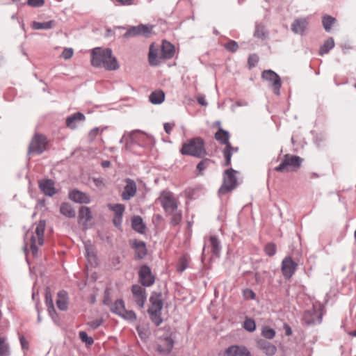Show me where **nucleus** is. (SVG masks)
Masks as SVG:
<instances>
[{
  "label": "nucleus",
  "mask_w": 356,
  "mask_h": 356,
  "mask_svg": "<svg viewBox=\"0 0 356 356\" xmlns=\"http://www.w3.org/2000/svg\"><path fill=\"white\" fill-rule=\"evenodd\" d=\"M19 339L22 349L24 351L28 350H29V342L26 340V339L25 338V337L23 335H19Z\"/></svg>",
  "instance_id": "603ef678"
},
{
  "label": "nucleus",
  "mask_w": 356,
  "mask_h": 356,
  "mask_svg": "<svg viewBox=\"0 0 356 356\" xmlns=\"http://www.w3.org/2000/svg\"><path fill=\"white\" fill-rule=\"evenodd\" d=\"M39 188L47 196L52 197L56 193L54 181L50 179H42L39 181Z\"/></svg>",
  "instance_id": "6ab92c4d"
},
{
  "label": "nucleus",
  "mask_w": 356,
  "mask_h": 356,
  "mask_svg": "<svg viewBox=\"0 0 356 356\" xmlns=\"http://www.w3.org/2000/svg\"><path fill=\"white\" fill-rule=\"evenodd\" d=\"M209 241L211 246V251L216 257H220L221 251L220 242L216 236H210Z\"/></svg>",
  "instance_id": "2f4dec72"
},
{
  "label": "nucleus",
  "mask_w": 356,
  "mask_h": 356,
  "mask_svg": "<svg viewBox=\"0 0 356 356\" xmlns=\"http://www.w3.org/2000/svg\"><path fill=\"white\" fill-rule=\"evenodd\" d=\"M298 264L291 257H286L282 261L281 270L286 279L291 278L296 272Z\"/></svg>",
  "instance_id": "ddd939ff"
},
{
  "label": "nucleus",
  "mask_w": 356,
  "mask_h": 356,
  "mask_svg": "<svg viewBox=\"0 0 356 356\" xmlns=\"http://www.w3.org/2000/svg\"><path fill=\"white\" fill-rule=\"evenodd\" d=\"M254 36L259 39L264 40L267 38L268 33L265 31V28L264 26L257 24L255 26Z\"/></svg>",
  "instance_id": "a19ab883"
},
{
  "label": "nucleus",
  "mask_w": 356,
  "mask_h": 356,
  "mask_svg": "<svg viewBox=\"0 0 356 356\" xmlns=\"http://www.w3.org/2000/svg\"><path fill=\"white\" fill-rule=\"evenodd\" d=\"M67 293L65 291H60L58 293V300H56V305L60 310H67Z\"/></svg>",
  "instance_id": "bb28decb"
},
{
  "label": "nucleus",
  "mask_w": 356,
  "mask_h": 356,
  "mask_svg": "<svg viewBox=\"0 0 356 356\" xmlns=\"http://www.w3.org/2000/svg\"><path fill=\"white\" fill-rule=\"evenodd\" d=\"M60 212L67 218H72L76 216V211L68 202H63L60 207Z\"/></svg>",
  "instance_id": "cd10ccee"
},
{
  "label": "nucleus",
  "mask_w": 356,
  "mask_h": 356,
  "mask_svg": "<svg viewBox=\"0 0 356 356\" xmlns=\"http://www.w3.org/2000/svg\"><path fill=\"white\" fill-rule=\"evenodd\" d=\"M224 47L227 51L231 52H235L238 48V43L234 40H230L229 42L226 43Z\"/></svg>",
  "instance_id": "8fccbe9b"
},
{
  "label": "nucleus",
  "mask_w": 356,
  "mask_h": 356,
  "mask_svg": "<svg viewBox=\"0 0 356 356\" xmlns=\"http://www.w3.org/2000/svg\"><path fill=\"white\" fill-rule=\"evenodd\" d=\"M165 99V93L161 90L152 92L149 96V102L153 104H160Z\"/></svg>",
  "instance_id": "c85d7f7f"
},
{
  "label": "nucleus",
  "mask_w": 356,
  "mask_h": 356,
  "mask_svg": "<svg viewBox=\"0 0 356 356\" xmlns=\"http://www.w3.org/2000/svg\"><path fill=\"white\" fill-rule=\"evenodd\" d=\"M150 306L147 312L151 321L155 325L159 326L163 322L161 310L163 306V295L161 292H153L149 298Z\"/></svg>",
  "instance_id": "7ed1b4c3"
},
{
  "label": "nucleus",
  "mask_w": 356,
  "mask_h": 356,
  "mask_svg": "<svg viewBox=\"0 0 356 356\" xmlns=\"http://www.w3.org/2000/svg\"><path fill=\"white\" fill-rule=\"evenodd\" d=\"M213 163L214 161L210 159H204L202 160L197 165V170L198 171V175H202L204 170Z\"/></svg>",
  "instance_id": "4c0bfd02"
},
{
  "label": "nucleus",
  "mask_w": 356,
  "mask_h": 356,
  "mask_svg": "<svg viewBox=\"0 0 356 356\" xmlns=\"http://www.w3.org/2000/svg\"><path fill=\"white\" fill-rule=\"evenodd\" d=\"M134 248L136 250V258L137 259H142L147 254L146 246L144 242L137 241L134 243Z\"/></svg>",
  "instance_id": "72a5a7b5"
},
{
  "label": "nucleus",
  "mask_w": 356,
  "mask_h": 356,
  "mask_svg": "<svg viewBox=\"0 0 356 356\" xmlns=\"http://www.w3.org/2000/svg\"><path fill=\"white\" fill-rule=\"evenodd\" d=\"M86 256L88 258H95V254L92 251V247L90 244L85 243Z\"/></svg>",
  "instance_id": "4d7b16f0"
},
{
  "label": "nucleus",
  "mask_w": 356,
  "mask_h": 356,
  "mask_svg": "<svg viewBox=\"0 0 356 356\" xmlns=\"http://www.w3.org/2000/svg\"><path fill=\"white\" fill-rule=\"evenodd\" d=\"M243 296L245 299L253 300L255 298V293L251 289H246L243 291Z\"/></svg>",
  "instance_id": "13d9d810"
},
{
  "label": "nucleus",
  "mask_w": 356,
  "mask_h": 356,
  "mask_svg": "<svg viewBox=\"0 0 356 356\" xmlns=\"http://www.w3.org/2000/svg\"><path fill=\"white\" fill-rule=\"evenodd\" d=\"M125 309L124 303V301L121 299L117 300L112 308L111 310L113 312L115 313L116 314L121 316Z\"/></svg>",
  "instance_id": "ea45409f"
},
{
  "label": "nucleus",
  "mask_w": 356,
  "mask_h": 356,
  "mask_svg": "<svg viewBox=\"0 0 356 356\" xmlns=\"http://www.w3.org/2000/svg\"><path fill=\"white\" fill-rule=\"evenodd\" d=\"M46 226V221L40 220L37 224L34 232H27L25 238V247L29 245L33 257L38 256V248L44 244V232Z\"/></svg>",
  "instance_id": "f03ea898"
},
{
  "label": "nucleus",
  "mask_w": 356,
  "mask_h": 356,
  "mask_svg": "<svg viewBox=\"0 0 356 356\" xmlns=\"http://www.w3.org/2000/svg\"><path fill=\"white\" fill-rule=\"evenodd\" d=\"M101 323L102 322L100 321H91V322L88 323V325L92 329H96L101 325Z\"/></svg>",
  "instance_id": "69168bd1"
},
{
  "label": "nucleus",
  "mask_w": 356,
  "mask_h": 356,
  "mask_svg": "<svg viewBox=\"0 0 356 356\" xmlns=\"http://www.w3.org/2000/svg\"><path fill=\"white\" fill-rule=\"evenodd\" d=\"M47 137L43 134L35 133L31 140L27 153L29 155L41 154L47 149Z\"/></svg>",
  "instance_id": "6e6552de"
},
{
  "label": "nucleus",
  "mask_w": 356,
  "mask_h": 356,
  "mask_svg": "<svg viewBox=\"0 0 356 356\" xmlns=\"http://www.w3.org/2000/svg\"><path fill=\"white\" fill-rule=\"evenodd\" d=\"M197 102L202 106H206L208 104L205 99V97L203 95H199L197 98Z\"/></svg>",
  "instance_id": "0e129e2a"
},
{
  "label": "nucleus",
  "mask_w": 356,
  "mask_h": 356,
  "mask_svg": "<svg viewBox=\"0 0 356 356\" xmlns=\"http://www.w3.org/2000/svg\"><path fill=\"white\" fill-rule=\"evenodd\" d=\"M139 280L143 286L149 287L152 286L155 281V277L152 274L150 268L146 265L140 267L138 271Z\"/></svg>",
  "instance_id": "9b49d317"
},
{
  "label": "nucleus",
  "mask_w": 356,
  "mask_h": 356,
  "mask_svg": "<svg viewBox=\"0 0 356 356\" xmlns=\"http://www.w3.org/2000/svg\"><path fill=\"white\" fill-rule=\"evenodd\" d=\"M261 334L266 339H272L275 336V331L273 328H270L268 326H265L262 328Z\"/></svg>",
  "instance_id": "c03bdc74"
},
{
  "label": "nucleus",
  "mask_w": 356,
  "mask_h": 356,
  "mask_svg": "<svg viewBox=\"0 0 356 356\" xmlns=\"http://www.w3.org/2000/svg\"><path fill=\"white\" fill-rule=\"evenodd\" d=\"M90 56V63L93 67H102L108 71L117 70L120 67L117 58L113 56L112 50L109 48H94Z\"/></svg>",
  "instance_id": "f257e3e1"
},
{
  "label": "nucleus",
  "mask_w": 356,
  "mask_h": 356,
  "mask_svg": "<svg viewBox=\"0 0 356 356\" xmlns=\"http://www.w3.org/2000/svg\"><path fill=\"white\" fill-rule=\"evenodd\" d=\"M118 3L123 6H129L132 4L133 0H116Z\"/></svg>",
  "instance_id": "774afa93"
},
{
  "label": "nucleus",
  "mask_w": 356,
  "mask_h": 356,
  "mask_svg": "<svg viewBox=\"0 0 356 356\" xmlns=\"http://www.w3.org/2000/svg\"><path fill=\"white\" fill-rule=\"evenodd\" d=\"M27 4L31 7H40L44 4V0H27Z\"/></svg>",
  "instance_id": "864d4df0"
},
{
  "label": "nucleus",
  "mask_w": 356,
  "mask_h": 356,
  "mask_svg": "<svg viewBox=\"0 0 356 356\" xmlns=\"http://www.w3.org/2000/svg\"><path fill=\"white\" fill-rule=\"evenodd\" d=\"M259 61V58L256 54H251L248 57V64L250 67H254Z\"/></svg>",
  "instance_id": "6e6d98bb"
},
{
  "label": "nucleus",
  "mask_w": 356,
  "mask_h": 356,
  "mask_svg": "<svg viewBox=\"0 0 356 356\" xmlns=\"http://www.w3.org/2000/svg\"><path fill=\"white\" fill-rule=\"evenodd\" d=\"M56 26V22L54 20H50L48 22H33L31 24V28L34 30H40V29H53Z\"/></svg>",
  "instance_id": "7c9ffc66"
},
{
  "label": "nucleus",
  "mask_w": 356,
  "mask_h": 356,
  "mask_svg": "<svg viewBox=\"0 0 356 356\" xmlns=\"http://www.w3.org/2000/svg\"><path fill=\"white\" fill-rule=\"evenodd\" d=\"M309 21L307 18L296 19L291 24V31L298 35H303L307 29Z\"/></svg>",
  "instance_id": "4be33fe9"
},
{
  "label": "nucleus",
  "mask_w": 356,
  "mask_h": 356,
  "mask_svg": "<svg viewBox=\"0 0 356 356\" xmlns=\"http://www.w3.org/2000/svg\"><path fill=\"white\" fill-rule=\"evenodd\" d=\"M243 328L248 332H252L256 330V324L254 320L246 318L243 323Z\"/></svg>",
  "instance_id": "37998d69"
},
{
  "label": "nucleus",
  "mask_w": 356,
  "mask_h": 356,
  "mask_svg": "<svg viewBox=\"0 0 356 356\" xmlns=\"http://www.w3.org/2000/svg\"><path fill=\"white\" fill-rule=\"evenodd\" d=\"M137 331L141 339L146 340L149 338L150 332L147 327L144 326H138L137 327Z\"/></svg>",
  "instance_id": "a18cd8bd"
},
{
  "label": "nucleus",
  "mask_w": 356,
  "mask_h": 356,
  "mask_svg": "<svg viewBox=\"0 0 356 356\" xmlns=\"http://www.w3.org/2000/svg\"><path fill=\"white\" fill-rule=\"evenodd\" d=\"M74 51L72 48H65L62 52V57L65 59H70L73 56Z\"/></svg>",
  "instance_id": "5fc2aeb1"
},
{
  "label": "nucleus",
  "mask_w": 356,
  "mask_h": 356,
  "mask_svg": "<svg viewBox=\"0 0 356 356\" xmlns=\"http://www.w3.org/2000/svg\"><path fill=\"white\" fill-rule=\"evenodd\" d=\"M68 197L72 202L79 204H89L91 201L90 197L88 194L78 189H74L70 191Z\"/></svg>",
  "instance_id": "f3484780"
},
{
  "label": "nucleus",
  "mask_w": 356,
  "mask_h": 356,
  "mask_svg": "<svg viewBox=\"0 0 356 356\" xmlns=\"http://www.w3.org/2000/svg\"><path fill=\"white\" fill-rule=\"evenodd\" d=\"M336 19L330 15H324L322 18L323 28L327 32L331 31L332 26L336 22Z\"/></svg>",
  "instance_id": "e433bc0d"
},
{
  "label": "nucleus",
  "mask_w": 356,
  "mask_h": 356,
  "mask_svg": "<svg viewBox=\"0 0 356 356\" xmlns=\"http://www.w3.org/2000/svg\"><path fill=\"white\" fill-rule=\"evenodd\" d=\"M124 182L126 185L124 187L121 197L123 200L127 201L135 196L137 192V186L134 180L130 178L125 179Z\"/></svg>",
  "instance_id": "2eb2a0df"
},
{
  "label": "nucleus",
  "mask_w": 356,
  "mask_h": 356,
  "mask_svg": "<svg viewBox=\"0 0 356 356\" xmlns=\"http://www.w3.org/2000/svg\"><path fill=\"white\" fill-rule=\"evenodd\" d=\"M90 209L88 207H81L79 212V218L85 222H89L92 219Z\"/></svg>",
  "instance_id": "f704fd0d"
},
{
  "label": "nucleus",
  "mask_w": 356,
  "mask_h": 356,
  "mask_svg": "<svg viewBox=\"0 0 356 356\" xmlns=\"http://www.w3.org/2000/svg\"><path fill=\"white\" fill-rule=\"evenodd\" d=\"M158 50L154 48L153 44L150 45L148 55L149 63L152 66H156L160 63V56H158Z\"/></svg>",
  "instance_id": "473e14b6"
},
{
  "label": "nucleus",
  "mask_w": 356,
  "mask_h": 356,
  "mask_svg": "<svg viewBox=\"0 0 356 356\" xmlns=\"http://www.w3.org/2000/svg\"><path fill=\"white\" fill-rule=\"evenodd\" d=\"M92 181L95 184V185L98 188H102L105 186L104 180L103 178L98 177V178H93Z\"/></svg>",
  "instance_id": "bf43d9fd"
},
{
  "label": "nucleus",
  "mask_w": 356,
  "mask_h": 356,
  "mask_svg": "<svg viewBox=\"0 0 356 356\" xmlns=\"http://www.w3.org/2000/svg\"><path fill=\"white\" fill-rule=\"evenodd\" d=\"M99 134V129L98 127H95L89 132L88 136L91 140H93Z\"/></svg>",
  "instance_id": "052dcab7"
},
{
  "label": "nucleus",
  "mask_w": 356,
  "mask_h": 356,
  "mask_svg": "<svg viewBox=\"0 0 356 356\" xmlns=\"http://www.w3.org/2000/svg\"><path fill=\"white\" fill-rule=\"evenodd\" d=\"M180 152L183 155H189L197 158L204 157L207 154L204 142L200 137L188 140L183 144Z\"/></svg>",
  "instance_id": "20e7f679"
},
{
  "label": "nucleus",
  "mask_w": 356,
  "mask_h": 356,
  "mask_svg": "<svg viewBox=\"0 0 356 356\" xmlns=\"http://www.w3.org/2000/svg\"><path fill=\"white\" fill-rule=\"evenodd\" d=\"M120 316L130 321H134L136 319V315L135 312L132 310H126V309L124 310L122 314Z\"/></svg>",
  "instance_id": "de8ad7c7"
},
{
  "label": "nucleus",
  "mask_w": 356,
  "mask_h": 356,
  "mask_svg": "<svg viewBox=\"0 0 356 356\" xmlns=\"http://www.w3.org/2000/svg\"><path fill=\"white\" fill-rule=\"evenodd\" d=\"M157 200L160 202L165 212L173 209H177L179 202L175 197L174 194L170 191H163L160 193Z\"/></svg>",
  "instance_id": "1a4fd4ad"
},
{
  "label": "nucleus",
  "mask_w": 356,
  "mask_h": 356,
  "mask_svg": "<svg viewBox=\"0 0 356 356\" xmlns=\"http://www.w3.org/2000/svg\"><path fill=\"white\" fill-rule=\"evenodd\" d=\"M175 124H171V123H165L164 124V130L168 134H170L172 129H173Z\"/></svg>",
  "instance_id": "e2e57ef3"
},
{
  "label": "nucleus",
  "mask_w": 356,
  "mask_h": 356,
  "mask_svg": "<svg viewBox=\"0 0 356 356\" xmlns=\"http://www.w3.org/2000/svg\"><path fill=\"white\" fill-rule=\"evenodd\" d=\"M175 54V47L169 42L164 40L162 43L160 58L170 59Z\"/></svg>",
  "instance_id": "393cba45"
},
{
  "label": "nucleus",
  "mask_w": 356,
  "mask_h": 356,
  "mask_svg": "<svg viewBox=\"0 0 356 356\" xmlns=\"http://www.w3.org/2000/svg\"><path fill=\"white\" fill-rule=\"evenodd\" d=\"M187 268V261L184 257H181L177 264V271L182 273Z\"/></svg>",
  "instance_id": "3c124183"
},
{
  "label": "nucleus",
  "mask_w": 356,
  "mask_h": 356,
  "mask_svg": "<svg viewBox=\"0 0 356 356\" xmlns=\"http://www.w3.org/2000/svg\"><path fill=\"white\" fill-rule=\"evenodd\" d=\"M108 208L114 212V216H123L125 207L122 204H108Z\"/></svg>",
  "instance_id": "79ce46f5"
},
{
  "label": "nucleus",
  "mask_w": 356,
  "mask_h": 356,
  "mask_svg": "<svg viewBox=\"0 0 356 356\" xmlns=\"http://www.w3.org/2000/svg\"><path fill=\"white\" fill-rule=\"evenodd\" d=\"M302 159L298 156L286 154L283 156L280 164L275 168L279 172L296 171L301 166Z\"/></svg>",
  "instance_id": "39448f33"
},
{
  "label": "nucleus",
  "mask_w": 356,
  "mask_h": 356,
  "mask_svg": "<svg viewBox=\"0 0 356 356\" xmlns=\"http://www.w3.org/2000/svg\"><path fill=\"white\" fill-rule=\"evenodd\" d=\"M215 138L220 143L225 145V147L223 150V155L225 157V166H229L231 165V158L233 154L234 147L231 145L229 139V134L227 131L222 129L219 130L215 134Z\"/></svg>",
  "instance_id": "0eeeda50"
},
{
  "label": "nucleus",
  "mask_w": 356,
  "mask_h": 356,
  "mask_svg": "<svg viewBox=\"0 0 356 356\" xmlns=\"http://www.w3.org/2000/svg\"><path fill=\"white\" fill-rule=\"evenodd\" d=\"M302 321L307 325L321 323L322 321V314L314 309L305 311L303 314Z\"/></svg>",
  "instance_id": "dca6fc26"
},
{
  "label": "nucleus",
  "mask_w": 356,
  "mask_h": 356,
  "mask_svg": "<svg viewBox=\"0 0 356 356\" xmlns=\"http://www.w3.org/2000/svg\"><path fill=\"white\" fill-rule=\"evenodd\" d=\"M236 173L237 171L233 168H229L225 170L222 184L218 191L220 196L232 191L237 187L238 181L236 176Z\"/></svg>",
  "instance_id": "423d86ee"
},
{
  "label": "nucleus",
  "mask_w": 356,
  "mask_h": 356,
  "mask_svg": "<svg viewBox=\"0 0 356 356\" xmlns=\"http://www.w3.org/2000/svg\"><path fill=\"white\" fill-rule=\"evenodd\" d=\"M80 339L86 343L87 345H92L94 342L93 339L90 337H88L87 333L85 331H81L79 334Z\"/></svg>",
  "instance_id": "09e8293b"
},
{
  "label": "nucleus",
  "mask_w": 356,
  "mask_h": 356,
  "mask_svg": "<svg viewBox=\"0 0 356 356\" xmlns=\"http://www.w3.org/2000/svg\"><path fill=\"white\" fill-rule=\"evenodd\" d=\"M284 328L286 336H291L292 334V330L288 324L285 323L284 325Z\"/></svg>",
  "instance_id": "338daca9"
},
{
  "label": "nucleus",
  "mask_w": 356,
  "mask_h": 356,
  "mask_svg": "<svg viewBox=\"0 0 356 356\" xmlns=\"http://www.w3.org/2000/svg\"><path fill=\"white\" fill-rule=\"evenodd\" d=\"M86 120L85 115L80 112L75 113L66 118V126L71 129H74L77 127V124L83 122Z\"/></svg>",
  "instance_id": "5701e85b"
},
{
  "label": "nucleus",
  "mask_w": 356,
  "mask_h": 356,
  "mask_svg": "<svg viewBox=\"0 0 356 356\" xmlns=\"http://www.w3.org/2000/svg\"><path fill=\"white\" fill-rule=\"evenodd\" d=\"M264 251L268 256H269V257L274 256L277 251V248H276L275 244H274L273 243H267L265 245Z\"/></svg>",
  "instance_id": "49530a36"
},
{
  "label": "nucleus",
  "mask_w": 356,
  "mask_h": 356,
  "mask_svg": "<svg viewBox=\"0 0 356 356\" xmlns=\"http://www.w3.org/2000/svg\"><path fill=\"white\" fill-rule=\"evenodd\" d=\"M334 47V41L332 38L325 40L323 44L320 47L319 54L323 56L327 54Z\"/></svg>",
  "instance_id": "c9c22d12"
},
{
  "label": "nucleus",
  "mask_w": 356,
  "mask_h": 356,
  "mask_svg": "<svg viewBox=\"0 0 356 356\" xmlns=\"http://www.w3.org/2000/svg\"><path fill=\"white\" fill-rule=\"evenodd\" d=\"M134 302L140 308H143L147 299L146 291L141 286L134 284L131 286Z\"/></svg>",
  "instance_id": "4468645a"
},
{
  "label": "nucleus",
  "mask_w": 356,
  "mask_h": 356,
  "mask_svg": "<svg viewBox=\"0 0 356 356\" xmlns=\"http://www.w3.org/2000/svg\"><path fill=\"white\" fill-rule=\"evenodd\" d=\"M152 25L140 24L136 26H131L124 34V38L135 37L137 35L147 36L153 29Z\"/></svg>",
  "instance_id": "f8f14e48"
},
{
  "label": "nucleus",
  "mask_w": 356,
  "mask_h": 356,
  "mask_svg": "<svg viewBox=\"0 0 356 356\" xmlns=\"http://www.w3.org/2000/svg\"><path fill=\"white\" fill-rule=\"evenodd\" d=\"M257 346L267 356H273L276 353L277 351V348L275 346L264 339H261L257 342Z\"/></svg>",
  "instance_id": "b1692460"
},
{
  "label": "nucleus",
  "mask_w": 356,
  "mask_h": 356,
  "mask_svg": "<svg viewBox=\"0 0 356 356\" xmlns=\"http://www.w3.org/2000/svg\"><path fill=\"white\" fill-rule=\"evenodd\" d=\"M261 77L263 79L269 82L274 93L279 95L281 88V79L280 76L273 70H267L262 72Z\"/></svg>",
  "instance_id": "9d476101"
},
{
  "label": "nucleus",
  "mask_w": 356,
  "mask_h": 356,
  "mask_svg": "<svg viewBox=\"0 0 356 356\" xmlns=\"http://www.w3.org/2000/svg\"><path fill=\"white\" fill-rule=\"evenodd\" d=\"M113 221L115 227H120L122 224V216H114Z\"/></svg>",
  "instance_id": "680f3d73"
},
{
  "label": "nucleus",
  "mask_w": 356,
  "mask_h": 356,
  "mask_svg": "<svg viewBox=\"0 0 356 356\" xmlns=\"http://www.w3.org/2000/svg\"><path fill=\"white\" fill-rule=\"evenodd\" d=\"M165 213L170 217V222L172 226H177L182 220V211L178 208L169 210Z\"/></svg>",
  "instance_id": "a878e982"
},
{
  "label": "nucleus",
  "mask_w": 356,
  "mask_h": 356,
  "mask_svg": "<svg viewBox=\"0 0 356 356\" xmlns=\"http://www.w3.org/2000/svg\"><path fill=\"white\" fill-rule=\"evenodd\" d=\"M174 341L170 337L160 338L156 345V351L159 353H168L171 351Z\"/></svg>",
  "instance_id": "aec40b11"
},
{
  "label": "nucleus",
  "mask_w": 356,
  "mask_h": 356,
  "mask_svg": "<svg viewBox=\"0 0 356 356\" xmlns=\"http://www.w3.org/2000/svg\"><path fill=\"white\" fill-rule=\"evenodd\" d=\"M45 304L47 307L49 316L51 317L54 322H56L58 319V317L54 308L52 296L49 287L45 289Z\"/></svg>",
  "instance_id": "412c9836"
},
{
  "label": "nucleus",
  "mask_w": 356,
  "mask_h": 356,
  "mask_svg": "<svg viewBox=\"0 0 356 356\" xmlns=\"http://www.w3.org/2000/svg\"><path fill=\"white\" fill-rule=\"evenodd\" d=\"M10 346L4 337H0V356H10Z\"/></svg>",
  "instance_id": "58836bf2"
},
{
  "label": "nucleus",
  "mask_w": 356,
  "mask_h": 356,
  "mask_svg": "<svg viewBox=\"0 0 356 356\" xmlns=\"http://www.w3.org/2000/svg\"><path fill=\"white\" fill-rule=\"evenodd\" d=\"M224 356H251L250 352L243 346L234 345L228 347Z\"/></svg>",
  "instance_id": "a211bd4d"
},
{
  "label": "nucleus",
  "mask_w": 356,
  "mask_h": 356,
  "mask_svg": "<svg viewBox=\"0 0 356 356\" xmlns=\"http://www.w3.org/2000/svg\"><path fill=\"white\" fill-rule=\"evenodd\" d=\"M131 227L133 229L140 234L144 233L145 229V225L143 223V219L139 216H135L132 218Z\"/></svg>",
  "instance_id": "c756f323"
}]
</instances>
